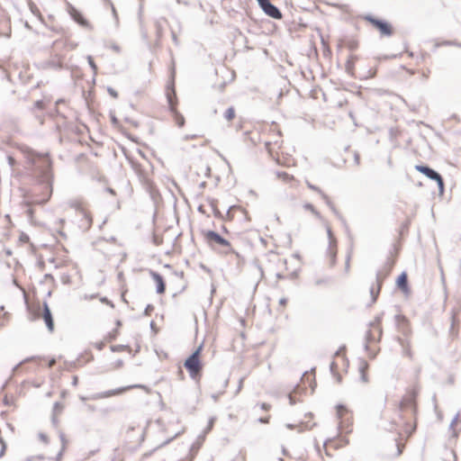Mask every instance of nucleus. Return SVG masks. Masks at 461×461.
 Returning <instances> with one entry per match:
<instances>
[{
  "mask_svg": "<svg viewBox=\"0 0 461 461\" xmlns=\"http://www.w3.org/2000/svg\"><path fill=\"white\" fill-rule=\"evenodd\" d=\"M416 395L415 390L408 391L400 402L399 409L393 419L392 425L397 437L393 438V445L389 446L391 457L396 458L402 454L409 438L416 430Z\"/></svg>",
  "mask_w": 461,
  "mask_h": 461,
  "instance_id": "obj_1",
  "label": "nucleus"
},
{
  "mask_svg": "<svg viewBox=\"0 0 461 461\" xmlns=\"http://www.w3.org/2000/svg\"><path fill=\"white\" fill-rule=\"evenodd\" d=\"M68 207L71 210V218L74 224L81 230H88L93 223V215L87 203L82 198H75L69 201Z\"/></svg>",
  "mask_w": 461,
  "mask_h": 461,
  "instance_id": "obj_2",
  "label": "nucleus"
},
{
  "mask_svg": "<svg viewBox=\"0 0 461 461\" xmlns=\"http://www.w3.org/2000/svg\"><path fill=\"white\" fill-rule=\"evenodd\" d=\"M274 138L275 140L273 141L266 139V147L270 156L281 166L287 167L295 166V158L293 155L285 151L282 135L279 130H276V132L274 134Z\"/></svg>",
  "mask_w": 461,
  "mask_h": 461,
  "instance_id": "obj_3",
  "label": "nucleus"
},
{
  "mask_svg": "<svg viewBox=\"0 0 461 461\" xmlns=\"http://www.w3.org/2000/svg\"><path fill=\"white\" fill-rule=\"evenodd\" d=\"M316 386V377L313 371L305 372L300 381V384L289 393L288 398L291 404L300 402L301 395L308 393H313Z\"/></svg>",
  "mask_w": 461,
  "mask_h": 461,
  "instance_id": "obj_4",
  "label": "nucleus"
},
{
  "mask_svg": "<svg viewBox=\"0 0 461 461\" xmlns=\"http://www.w3.org/2000/svg\"><path fill=\"white\" fill-rule=\"evenodd\" d=\"M335 410L338 419V430L340 433L349 435L352 433L354 426L353 412L344 404H338Z\"/></svg>",
  "mask_w": 461,
  "mask_h": 461,
  "instance_id": "obj_5",
  "label": "nucleus"
},
{
  "mask_svg": "<svg viewBox=\"0 0 461 461\" xmlns=\"http://www.w3.org/2000/svg\"><path fill=\"white\" fill-rule=\"evenodd\" d=\"M381 337L382 330L379 324H371L366 335V350L372 358H374L380 350L378 344Z\"/></svg>",
  "mask_w": 461,
  "mask_h": 461,
  "instance_id": "obj_6",
  "label": "nucleus"
},
{
  "mask_svg": "<svg viewBox=\"0 0 461 461\" xmlns=\"http://www.w3.org/2000/svg\"><path fill=\"white\" fill-rule=\"evenodd\" d=\"M52 195V180L50 176L37 185L33 189L32 203L44 204Z\"/></svg>",
  "mask_w": 461,
  "mask_h": 461,
  "instance_id": "obj_7",
  "label": "nucleus"
},
{
  "mask_svg": "<svg viewBox=\"0 0 461 461\" xmlns=\"http://www.w3.org/2000/svg\"><path fill=\"white\" fill-rule=\"evenodd\" d=\"M281 267L277 270L276 276L281 278H294L300 271L299 261L296 258H277Z\"/></svg>",
  "mask_w": 461,
  "mask_h": 461,
  "instance_id": "obj_8",
  "label": "nucleus"
},
{
  "mask_svg": "<svg viewBox=\"0 0 461 461\" xmlns=\"http://www.w3.org/2000/svg\"><path fill=\"white\" fill-rule=\"evenodd\" d=\"M202 350L203 346H199L195 349V351L185 359L184 363V366L185 367V369L189 373V375L193 379H197L201 376V373L203 366V362L201 360Z\"/></svg>",
  "mask_w": 461,
  "mask_h": 461,
  "instance_id": "obj_9",
  "label": "nucleus"
},
{
  "mask_svg": "<svg viewBox=\"0 0 461 461\" xmlns=\"http://www.w3.org/2000/svg\"><path fill=\"white\" fill-rule=\"evenodd\" d=\"M363 19L377 30L381 37H391L394 33L393 26L385 19L376 17L371 14L364 15Z\"/></svg>",
  "mask_w": 461,
  "mask_h": 461,
  "instance_id": "obj_10",
  "label": "nucleus"
},
{
  "mask_svg": "<svg viewBox=\"0 0 461 461\" xmlns=\"http://www.w3.org/2000/svg\"><path fill=\"white\" fill-rule=\"evenodd\" d=\"M202 235L207 245L211 248L215 249L216 246H219L225 249V253L234 252L230 242L220 236L217 232L213 230H203Z\"/></svg>",
  "mask_w": 461,
  "mask_h": 461,
  "instance_id": "obj_11",
  "label": "nucleus"
},
{
  "mask_svg": "<svg viewBox=\"0 0 461 461\" xmlns=\"http://www.w3.org/2000/svg\"><path fill=\"white\" fill-rule=\"evenodd\" d=\"M61 359V357L59 356V357H41V356H33V357H28L26 359H24L23 361L20 362L15 367H14V372L16 374H20L23 371L24 369V366L28 363H32L34 364L35 366H43V365H46L47 367L49 368H51L52 366H54L58 361H59Z\"/></svg>",
  "mask_w": 461,
  "mask_h": 461,
  "instance_id": "obj_12",
  "label": "nucleus"
},
{
  "mask_svg": "<svg viewBox=\"0 0 461 461\" xmlns=\"http://www.w3.org/2000/svg\"><path fill=\"white\" fill-rule=\"evenodd\" d=\"M348 367V360L346 353L341 351L337 352L330 363V370L338 381H340L342 375L347 373Z\"/></svg>",
  "mask_w": 461,
  "mask_h": 461,
  "instance_id": "obj_13",
  "label": "nucleus"
},
{
  "mask_svg": "<svg viewBox=\"0 0 461 461\" xmlns=\"http://www.w3.org/2000/svg\"><path fill=\"white\" fill-rule=\"evenodd\" d=\"M349 443L348 434L340 433L324 443V449L327 456H332V452L339 448L345 447Z\"/></svg>",
  "mask_w": 461,
  "mask_h": 461,
  "instance_id": "obj_14",
  "label": "nucleus"
},
{
  "mask_svg": "<svg viewBox=\"0 0 461 461\" xmlns=\"http://www.w3.org/2000/svg\"><path fill=\"white\" fill-rule=\"evenodd\" d=\"M226 218L228 221H237L240 222H241V221L249 222L251 221L249 212L245 208H243L240 205H233V206L230 207V209L227 212Z\"/></svg>",
  "mask_w": 461,
  "mask_h": 461,
  "instance_id": "obj_15",
  "label": "nucleus"
},
{
  "mask_svg": "<svg viewBox=\"0 0 461 461\" xmlns=\"http://www.w3.org/2000/svg\"><path fill=\"white\" fill-rule=\"evenodd\" d=\"M67 12L70 18L77 23L79 26L92 30L93 27L89 21L85 17L83 13L76 8L72 4L67 2Z\"/></svg>",
  "mask_w": 461,
  "mask_h": 461,
  "instance_id": "obj_16",
  "label": "nucleus"
},
{
  "mask_svg": "<svg viewBox=\"0 0 461 461\" xmlns=\"http://www.w3.org/2000/svg\"><path fill=\"white\" fill-rule=\"evenodd\" d=\"M264 14L273 19L280 20L283 17L281 10L275 5L270 0H265L258 5Z\"/></svg>",
  "mask_w": 461,
  "mask_h": 461,
  "instance_id": "obj_17",
  "label": "nucleus"
},
{
  "mask_svg": "<svg viewBox=\"0 0 461 461\" xmlns=\"http://www.w3.org/2000/svg\"><path fill=\"white\" fill-rule=\"evenodd\" d=\"M415 169L418 170L419 172L422 173L423 175H425L427 177H429L432 180H435L438 185L439 191L440 192L444 191V181L438 173H437L433 169L429 168V167L421 166V165L415 166Z\"/></svg>",
  "mask_w": 461,
  "mask_h": 461,
  "instance_id": "obj_18",
  "label": "nucleus"
},
{
  "mask_svg": "<svg viewBox=\"0 0 461 461\" xmlns=\"http://www.w3.org/2000/svg\"><path fill=\"white\" fill-rule=\"evenodd\" d=\"M415 169L418 170L419 172L422 173L423 175H425L427 177H429L432 180H435L438 185L439 191L440 192L444 191V181L438 173H437L433 169L429 168V167L421 166V165L415 166Z\"/></svg>",
  "mask_w": 461,
  "mask_h": 461,
  "instance_id": "obj_19",
  "label": "nucleus"
},
{
  "mask_svg": "<svg viewBox=\"0 0 461 461\" xmlns=\"http://www.w3.org/2000/svg\"><path fill=\"white\" fill-rule=\"evenodd\" d=\"M166 96H167V101L168 104L169 111L173 113L172 115H176V116L183 115L179 112L176 111L177 98H176V89H175L174 86L171 87L170 86L167 87Z\"/></svg>",
  "mask_w": 461,
  "mask_h": 461,
  "instance_id": "obj_20",
  "label": "nucleus"
},
{
  "mask_svg": "<svg viewBox=\"0 0 461 461\" xmlns=\"http://www.w3.org/2000/svg\"><path fill=\"white\" fill-rule=\"evenodd\" d=\"M393 268V262H387L377 273L376 280L378 284V291L381 288L384 280L391 274Z\"/></svg>",
  "mask_w": 461,
  "mask_h": 461,
  "instance_id": "obj_21",
  "label": "nucleus"
},
{
  "mask_svg": "<svg viewBox=\"0 0 461 461\" xmlns=\"http://www.w3.org/2000/svg\"><path fill=\"white\" fill-rule=\"evenodd\" d=\"M112 123L122 133L127 134L130 130L129 125L131 124V122L128 117H123V122H121L118 117H112Z\"/></svg>",
  "mask_w": 461,
  "mask_h": 461,
  "instance_id": "obj_22",
  "label": "nucleus"
},
{
  "mask_svg": "<svg viewBox=\"0 0 461 461\" xmlns=\"http://www.w3.org/2000/svg\"><path fill=\"white\" fill-rule=\"evenodd\" d=\"M41 318L43 319L49 331L52 332L54 330V321L50 310L46 303L43 304Z\"/></svg>",
  "mask_w": 461,
  "mask_h": 461,
  "instance_id": "obj_23",
  "label": "nucleus"
},
{
  "mask_svg": "<svg viewBox=\"0 0 461 461\" xmlns=\"http://www.w3.org/2000/svg\"><path fill=\"white\" fill-rule=\"evenodd\" d=\"M137 387H140V385H129V386H124V387H120V388L105 391L100 394V397L101 398H108V397L120 395L131 389L137 388Z\"/></svg>",
  "mask_w": 461,
  "mask_h": 461,
  "instance_id": "obj_24",
  "label": "nucleus"
},
{
  "mask_svg": "<svg viewBox=\"0 0 461 461\" xmlns=\"http://www.w3.org/2000/svg\"><path fill=\"white\" fill-rule=\"evenodd\" d=\"M150 276L156 284L157 293L163 294L166 292V284L162 276L156 272H151Z\"/></svg>",
  "mask_w": 461,
  "mask_h": 461,
  "instance_id": "obj_25",
  "label": "nucleus"
},
{
  "mask_svg": "<svg viewBox=\"0 0 461 461\" xmlns=\"http://www.w3.org/2000/svg\"><path fill=\"white\" fill-rule=\"evenodd\" d=\"M369 365L366 360H361L358 365V371L360 373V378L364 383H367Z\"/></svg>",
  "mask_w": 461,
  "mask_h": 461,
  "instance_id": "obj_26",
  "label": "nucleus"
},
{
  "mask_svg": "<svg viewBox=\"0 0 461 461\" xmlns=\"http://www.w3.org/2000/svg\"><path fill=\"white\" fill-rule=\"evenodd\" d=\"M357 59V55H350L345 64L346 72L353 77H355V61Z\"/></svg>",
  "mask_w": 461,
  "mask_h": 461,
  "instance_id": "obj_27",
  "label": "nucleus"
},
{
  "mask_svg": "<svg viewBox=\"0 0 461 461\" xmlns=\"http://www.w3.org/2000/svg\"><path fill=\"white\" fill-rule=\"evenodd\" d=\"M396 284L398 288L401 289L402 292H408V276L405 272L402 273L398 276Z\"/></svg>",
  "mask_w": 461,
  "mask_h": 461,
  "instance_id": "obj_28",
  "label": "nucleus"
},
{
  "mask_svg": "<svg viewBox=\"0 0 461 461\" xmlns=\"http://www.w3.org/2000/svg\"><path fill=\"white\" fill-rule=\"evenodd\" d=\"M276 177L283 183L291 184L295 181L293 175L285 171H278L276 173Z\"/></svg>",
  "mask_w": 461,
  "mask_h": 461,
  "instance_id": "obj_29",
  "label": "nucleus"
},
{
  "mask_svg": "<svg viewBox=\"0 0 461 461\" xmlns=\"http://www.w3.org/2000/svg\"><path fill=\"white\" fill-rule=\"evenodd\" d=\"M28 6H29V9L32 12V14L34 16H36L37 18H39V20H41L42 22L43 21V17H42L41 14L40 9L36 5V4L32 0H28Z\"/></svg>",
  "mask_w": 461,
  "mask_h": 461,
  "instance_id": "obj_30",
  "label": "nucleus"
},
{
  "mask_svg": "<svg viewBox=\"0 0 461 461\" xmlns=\"http://www.w3.org/2000/svg\"><path fill=\"white\" fill-rule=\"evenodd\" d=\"M208 203L211 206L214 216L218 217V218L221 217V211H220V209L218 207V200H216V199H209L208 200Z\"/></svg>",
  "mask_w": 461,
  "mask_h": 461,
  "instance_id": "obj_31",
  "label": "nucleus"
},
{
  "mask_svg": "<svg viewBox=\"0 0 461 461\" xmlns=\"http://www.w3.org/2000/svg\"><path fill=\"white\" fill-rule=\"evenodd\" d=\"M303 208L306 211V212H310L312 214H313L316 218L320 219L321 218V214L320 212L316 210V208L311 204V203H305L303 204Z\"/></svg>",
  "mask_w": 461,
  "mask_h": 461,
  "instance_id": "obj_32",
  "label": "nucleus"
},
{
  "mask_svg": "<svg viewBox=\"0 0 461 461\" xmlns=\"http://www.w3.org/2000/svg\"><path fill=\"white\" fill-rule=\"evenodd\" d=\"M402 346L404 348V355L410 358L412 357L413 354L411 348V343L410 341L402 342Z\"/></svg>",
  "mask_w": 461,
  "mask_h": 461,
  "instance_id": "obj_33",
  "label": "nucleus"
},
{
  "mask_svg": "<svg viewBox=\"0 0 461 461\" xmlns=\"http://www.w3.org/2000/svg\"><path fill=\"white\" fill-rule=\"evenodd\" d=\"M18 241L21 245L29 244L30 237L26 233L21 232L19 234Z\"/></svg>",
  "mask_w": 461,
  "mask_h": 461,
  "instance_id": "obj_34",
  "label": "nucleus"
},
{
  "mask_svg": "<svg viewBox=\"0 0 461 461\" xmlns=\"http://www.w3.org/2000/svg\"><path fill=\"white\" fill-rule=\"evenodd\" d=\"M215 421H216V418L215 417H212V418L209 419L208 424H207L206 428L203 430L204 434H208L209 432L212 431V429H213Z\"/></svg>",
  "mask_w": 461,
  "mask_h": 461,
  "instance_id": "obj_35",
  "label": "nucleus"
},
{
  "mask_svg": "<svg viewBox=\"0 0 461 461\" xmlns=\"http://www.w3.org/2000/svg\"><path fill=\"white\" fill-rule=\"evenodd\" d=\"M375 75H376V71L372 68H369L366 71L365 75L363 77H360L359 78L360 79L373 78L375 77Z\"/></svg>",
  "mask_w": 461,
  "mask_h": 461,
  "instance_id": "obj_36",
  "label": "nucleus"
},
{
  "mask_svg": "<svg viewBox=\"0 0 461 461\" xmlns=\"http://www.w3.org/2000/svg\"><path fill=\"white\" fill-rule=\"evenodd\" d=\"M87 62L91 69L93 70L94 74L95 75L97 72V65L95 64L94 59L92 56H87Z\"/></svg>",
  "mask_w": 461,
  "mask_h": 461,
  "instance_id": "obj_37",
  "label": "nucleus"
},
{
  "mask_svg": "<svg viewBox=\"0 0 461 461\" xmlns=\"http://www.w3.org/2000/svg\"><path fill=\"white\" fill-rule=\"evenodd\" d=\"M111 348L113 351H123V352H128V353H130V351H131L130 347L124 346V345L113 346Z\"/></svg>",
  "mask_w": 461,
  "mask_h": 461,
  "instance_id": "obj_38",
  "label": "nucleus"
},
{
  "mask_svg": "<svg viewBox=\"0 0 461 461\" xmlns=\"http://www.w3.org/2000/svg\"><path fill=\"white\" fill-rule=\"evenodd\" d=\"M458 41H443L441 43L437 44V46H456L457 47Z\"/></svg>",
  "mask_w": 461,
  "mask_h": 461,
  "instance_id": "obj_39",
  "label": "nucleus"
},
{
  "mask_svg": "<svg viewBox=\"0 0 461 461\" xmlns=\"http://www.w3.org/2000/svg\"><path fill=\"white\" fill-rule=\"evenodd\" d=\"M347 47L350 50H355L357 49L358 47V42L355 40H351L349 41L348 43H347Z\"/></svg>",
  "mask_w": 461,
  "mask_h": 461,
  "instance_id": "obj_40",
  "label": "nucleus"
},
{
  "mask_svg": "<svg viewBox=\"0 0 461 461\" xmlns=\"http://www.w3.org/2000/svg\"><path fill=\"white\" fill-rule=\"evenodd\" d=\"M222 115H235V109L233 106H230L228 108H226L223 112H222Z\"/></svg>",
  "mask_w": 461,
  "mask_h": 461,
  "instance_id": "obj_41",
  "label": "nucleus"
},
{
  "mask_svg": "<svg viewBox=\"0 0 461 461\" xmlns=\"http://www.w3.org/2000/svg\"><path fill=\"white\" fill-rule=\"evenodd\" d=\"M39 438L41 441H42L44 443L49 442V435L46 433H43V432L39 433Z\"/></svg>",
  "mask_w": 461,
  "mask_h": 461,
  "instance_id": "obj_42",
  "label": "nucleus"
},
{
  "mask_svg": "<svg viewBox=\"0 0 461 461\" xmlns=\"http://www.w3.org/2000/svg\"><path fill=\"white\" fill-rule=\"evenodd\" d=\"M107 92L113 98H116L118 96L117 91L114 88H113L112 86H107Z\"/></svg>",
  "mask_w": 461,
  "mask_h": 461,
  "instance_id": "obj_43",
  "label": "nucleus"
},
{
  "mask_svg": "<svg viewBox=\"0 0 461 461\" xmlns=\"http://www.w3.org/2000/svg\"><path fill=\"white\" fill-rule=\"evenodd\" d=\"M44 105H45V103L43 100H38L34 103V106L38 109V110H42L44 108Z\"/></svg>",
  "mask_w": 461,
  "mask_h": 461,
  "instance_id": "obj_44",
  "label": "nucleus"
},
{
  "mask_svg": "<svg viewBox=\"0 0 461 461\" xmlns=\"http://www.w3.org/2000/svg\"><path fill=\"white\" fill-rule=\"evenodd\" d=\"M100 301L103 303H105L106 305H109L111 308H113L114 307V304L109 301L106 297H103L100 299Z\"/></svg>",
  "mask_w": 461,
  "mask_h": 461,
  "instance_id": "obj_45",
  "label": "nucleus"
},
{
  "mask_svg": "<svg viewBox=\"0 0 461 461\" xmlns=\"http://www.w3.org/2000/svg\"><path fill=\"white\" fill-rule=\"evenodd\" d=\"M184 117H176V123L177 126L182 127L184 125Z\"/></svg>",
  "mask_w": 461,
  "mask_h": 461,
  "instance_id": "obj_46",
  "label": "nucleus"
},
{
  "mask_svg": "<svg viewBox=\"0 0 461 461\" xmlns=\"http://www.w3.org/2000/svg\"><path fill=\"white\" fill-rule=\"evenodd\" d=\"M170 70H171L170 71V77H171L172 81L174 82L175 76H176V68H175V64L174 63L172 64V67H171Z\"/></svg>",
  "mask_w": 461,
  "mask_h": 461,
  "instance_id": "obj_47",
  "label": "nucleus"
},
{
  "mask_svg": "<svg viewBox=\"0 0 461 461\" xmlns=\"http://www.w3.org/2000/svg\"><path fill=\"white\" fill-rule=\"evenodd\" d=\"M171 36H172V41L177 46L179 44V41H178V39H177V36H176V32L172 31L171 32Z\"/></svg>",
  "mask_w": 461,
  "mask_h": 461,
  "instance_id": "obj_48",
  "label": "nucleus"
},
{
  "mask_svg": "<svg viewBox=\"0 0 461 461\" xmlns=\"http://www.w3.org/2000/svg\"><path fill=\"white\" fill-rule=\"evenodd\" d=\"M50 30H51L52 32H56V33H62L63 32V29L61 27L58 28V27H50Z\"/></svg>",
  "mask_w": 461,
  "mask_h": 461,
  "instance_id": "obj_49",
  "label": "nucleus"
},
{
  "mask_svg": "<svg viewBox=\"0 0 461 461\" xmlns=\"http://www.w3.org/2000/svg\"><path fill=\"white\" fill-rule=\"evenodd\" d=\"M287 299L286 298H281L279 300V304L283 307V308H285L286 304H287Z\"/></svg>",
  "mask_w": 461,
  "mask_h": 461,
  "instance_id": "obj_50",
  "label": "nucleus"
},
{
  "mask_svg": "<svg viewBox=\"0 0 461 461\" xmlns=\"http://www.w3.org/2000/svg\"><path fill=\"white\" fill-rule=\"evenodd\" d=\"M111 48L116 52H120L121 50V48L117 44H113Z\"/></svg>",
  "mask_w": 461,
  "mask_h": 461,
  "instance_id": "obj_51",
  "label": "nucleus"
},
{
  "mask_svg": "<svg viewBox=\"0 0 461 461\" xmlns=\"http://www.w3.org/2000/svg\"><path fill=\"white\" fill-rule=\"evenodd\" d=\"M403 324L405 325L406 327V330H407V333H410L411 332V330H410V325H409V322L405 320L402 321Z\"/></svg>",
  "mask_w": 461,
  "mask_h": 461,
  "instance_id": "obj_52",
  "label": "nucleus"
},
{
  "mask_svg": "<svg viewBox=\"0 0 461 461\" xmlns=\"http://www.w3.org/2000/svg\"><path fill=\"white\" fill-rule=\"evenodd\" d=\"M261 408L263 410L268 411L270 409V405L264 402V403L261 404Z\"/></svg>",
  "mask_w": 461,
  "mask_h": 461,
  "instance_id": "obj_53",
  "label": "nucleus"
},
{
  "mask_svg": "<svg viewBox=\"0 0 461 461\" xmlns=\"http://www.w3.org/2000/svg\"><path fill=\"white\" fill-rule=\"evenodd\" d=\"M78 383V377L77 375L73 376V385H77Z\"/></svg>",
  "mask_w": 461,
  "mask_h": 461,
  "instance_id": "obj_54",
  "label": "nucleus"
},
{
  "mask_svg": "<svg viewBox=\"0 0 461 461\" xmlns=\"http://www.w3.org/2000/svg\"><path fill=\"white\" fill-rule=\"evenodd\" d=\"M104 1H105V2H109V3H110V5H112V9H113V15H115V16H116V11H115V8H114V6L113 5V4L110 2V0H104Z\"/></svg>",
  "mask_w": 461,
  "mask_h": 461,
  "instance_id": "obj_55",
  "label": "nucleus"
},
{
  "mask_svg": "<svg viewBox=\"0 0 461 461\" xmlns=\"http://www.w3.org/2000/svg\"><path fill=\"white\" fill-rule=\"evenodd\" d=\"M28 213H29L30 217H32L33 211H32V210H29V211H28Z\"/></svg>",
  "mask_w": 461,
  "mask_h": 461,
  "instance_id": "obj_56",
  "label": "nucleus"
},
{
  "mask_svg": "<svg viewBox=\"0 0 461 461\" xmlns=\"http://www.w3.org/2000/svg\"><path fill=\"white\" fill-rule=\"evenodd\" d=\"M122 366V361H119L118 364L116 365V367H120Z\"/></svg>",
  "mask_w": 461,
  "mask_h": 461,
  "instance_id": "obj_57",
  "label": "nucleus"
},
{
  "mask_svg": "<svg viewBox=\"0 0 461 461\" xmlns=\"http://www.w3.org/2000/svg\"><path fill=\"white\" fill-rule=\"evenodd\" d=\"M176 2H177L178 4H182V3H183V4H185V5H187V2H183L182 0H176Z\"/></svg>",
  "mask_w": 461,
  "mask_h": 461,
  "instance_id": "obj_58",
  "label": "nucleus"
},
{
  "mask_svg": "<svg viewBox=\"0 0 461 461\" xmlns=\"http://www.w3.org/2000/svg\"><path fill=\"white\" fill-rule=\"evenodd\" d=\"M94 297H95L94 295H90V296L86 295V296H85V299H92V298H94Z\"/></svg>",
  "mask_w": 461,
  "mask_h": 461,
  "instance_id": "obj_59",
  "label": "nucleus"
},
{
  "mask_svg": "<svg viewBox=\"0 0 461 461\" xmlns=\"http://www.w3.org/2000/svg\"><path fill=\"white\" fill-rule=\"evenodd\" d=\"M157 29H158V32L159 33V32H160V26H159V24H158V23H157Z\"/></svg>",
  "mask_w": 461,
  "mask_h": 461,
  "instance_id": "obj_60",
  "label": "nucleus"
},
{
  "mask_svg": "<svg viewBox=\"0 0 461 461\" xmlns=\"http://www.w3.org/2000/svg\"><path fill=\"white\" fill-rule=\"evenodd\" d=\"M9 161H10L11 164H14V158H13L10 157L9 158Z\"/></svg>",
  "mask_w": 461,
  "mask_h": 461,
  "instance_id": "obj_61",
  "label": "nucleus"
},
{
  "mask_svg": "<svg viewBox=\"0 0 461 461\" xmlns=\"http://www.w3.org/2000/svg\"><path fill=\"white\" fill-rule=\"evenodd\" d=\"M258 2V5L261 4L262 2H264L265 0H256Z\"/></svg>",
  "mask_w": 461,
  "mask_h": 461,
  "instance_id": "obj_62",
  "label": "nucleus"
},
{
  "mask_svg": "<svg viewBox=\"0 0 461 461\" xmlns=\"http://www.w3.org/2000/svg\"><path fill=\"white\" fill-rule=\"evenodd\" d=\"M57 115L58 116H60V115H64L63 113H59V112H57Z\"/></svg>",
  "mask_w": 461,
  "mask_h": 461,
  "instance_id": "obj_63",
  "label": "nucleus"
},
{
  "mask_svg": "<svg viewBox=\"0 0 461 461\" xmlns=\"http://www.w3.org/2000/svg\"><path fill=\"white\" fill-rule=\"evenodd\" d=\"M457 47H458V48H461V42H458V43H457Z\"/></svg>",
  "mask_w": 461,
  "mask_h": 461,
  "instance_id": "obj_64",
  "label": "nucleus"
}]
</instances>
